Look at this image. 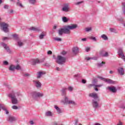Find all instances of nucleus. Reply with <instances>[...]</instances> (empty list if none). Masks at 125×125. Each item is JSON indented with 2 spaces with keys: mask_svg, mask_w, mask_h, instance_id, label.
<instances>
[{
  "mask_svg": "<svg viewBox=\"0 0 125 125\" xmlns=\"http://www.w3.org/2000/svg\"><path fill=\"white\" fill-rule=\"evenodd\" d=\"M17 96H21V93L20 92H17L16 93H14V92L9 93L8 95V96L9 98H11L12 104H14L16 105V104H18V100L16 98Z\"/></svg>",
  "mask_w": 125,
  "mask_h": 125,
  "instance_id": "f257e3e1",
  "label": "nucleus"
},
{
  "mask_svg": "<svg viewBox=\"0 0 125 125\" xmlns=\"http://www.w3.org/2000/svg\"><path fill=\"white\" fill-rule=\"evenodd\" d=\"M78 27V25L77 24H71L70 25H67L64 28H62L64 34H70L71 31L70 30H74Z\"/></svg>",
  "mask_w": 125,
  "mask_h": 125,
  "instance_id": "f03ea898",
  "label": "nucleus"
},
{
  "mask_svg": "<svg viewBox=\"0 0 125 125\" xmlns=\"http://www.w3.org/2000/svg\"><path fill=\"white\" fill-rule=\"evenodd\" d=\"M56 62L58 63V64L62 65L66 62V58L60 55L58 56Z\"/></svg>",
  "mask_w": 125,
  "mask_h": 125,
  "instance_id": "7ed1b4c3",
  "label": "nucleus"
},
{
  "mask_svg": "<svg viewBox=\"0 0 125 125\" xmlns=\"http://www.w3.org/2000/svg\"><path fill=\"white\" fill-rule=\"evenodd\" d=\"M31 96L33 99L37 100L38 98L42 97V96H43V94L41 93L40 92H33L31 93Z\"/></svg>",
  "mask_w": 125,
  "mask_h": 125,
  "instance_id": "20e7f679",
  "label": "nucleus"
},
{
  "mask_svg": "<svg viewBox=\"0 0 125 125\" xmlns=\"http://www.w3.org/2000/svg\"><path fill=\"white\" fill-rule=\"evenodd\" d=\"M64 104H69L70 105H73V106H76L77 103L74 101L69 100L68 97H65L64 100L63 102Z\"/></svg>",
  "mask_w": 125,
  "mask_h": 125,
  "instance_id": "39448f33",
  "label": "nucleus"
},
{
  "mask_svg": "<svg viewBox=\"0 0 125 125\" xmlns=\"http://www.w3.org/2000/svg\"><path fill=\"white\" fill-rule=\"evenodd\" d=\"M0 26L2 28V30L5 33H7L8 32V24L5 22H1L0 23Z\"/></svg>",
  "mask_w": 125,
  "mask_h": 125,
  "instance_id": "423d86ee",
  "label": "nucleus"
},
{
  "mask_svg": "<svg viewBox=\"0 0 125 125\" xmlns=\"http://www.w3.org/2000/svg\"><path fill=\"white\" fill-rule=\"evenodd\" d=\"M98 78L104 82H105V83H115V82L114 81L109 79H106L99 76H98Z\"/></svg>",
  "mask_w": 125,
  "mask_h": 125,
  "instance_id": "0eeeda50",
  "label": "nucleus"
},
{
  "mask_svg": "<svg viewBox=\"0 0 125 125\" xmlns=\"http://www.w3.org/2000/svg\"><path fill=\"white\" fill-rule=\"evenodd\" d=\"M99 101L100 100L99 99L97 100H92V104L93 108L95 109H97L99 107Z\"/></svg>",
  "mask_w": 125,
  "mask_h": 125,
  "instance_id": "6e6552de",
  "label": "nucleus"
},
{
  "mask_svg": "<svg viewBox=\"0 0 125 125\" xmlns=\"http://www.w3.org/2000/svg\"><path fill=\"white\" fill-rule=\"evenodd\" d=\"M44 61V59H43L41 61H39V59L32 60L31 62L32 65H36V64H40V63H42Z\"/></svg>",
  "mask_w": 125,
  "mask_h": 125,
  "instance_id": "1a4fd4ad",
  "label": "nucleus"
},
{
  "mask_svg": "<svg viewBox=\"0 0 125 125\" xmlns=\"http://www.w3.org/2000/svg\"><path fill=\"white\" fill-rule=\"evenodd\" d=\"M89 97H92V98H93L95 100H98L99 99V98L98 97V95L96 93H91L89 94Z\"/></svg>",
  "mask_w": 125,
  "mask_h": 125,
  "instance_id": "9d476101",
  "label": "nucleus"
},
{
  "mask_svg": "<svg viewBox=\"0 0 125 125\" xmlns=\"http://www.w3.org/2000/svg\"><path fill=\"white\" fill-rule=\"evenodd\" d=\"M16 120H17L16 118L12 116H9L7 119V122H9V123H13V122H15Z\"/></svg>",
  "mask_w": 125,
  "mask_h": 125,
  "instance_id": "9b49d317",
  "label": "nucleus"
},
{
  "mask_svg": "<svg viewBox=\"0 0 125 125\" xmlns=\"http://www.w3.org/2000/svg\"><path fill=\"white\" fill-rule=\"evenodd\" d=\"M117 71L120 75L123 76L125 75V69L123 67H119L117 69Z\"/></svg>",
  "mask_w": 125,
  "mask_h": 125,
  "instance_id": "f8f14e48",
  "label": "nucleus"
},
{
  "mask_svg": "<svg viewBox=\"0 0 125 125\" xmlns=\"http://www.w3.org/2000/svg\"><path fill=\"white\" fill-rule=\"evenodd\" d=\"M29 30L30 31H34L35 32H41L42 31V29H41L39 27H31L29 28Z\"/></svg>",
  "mask_w": 125,
  "mask_h": 125,
  "instance_id": "ddd939ff",
  "label": "nucleus"
},
{
  "mask_svg": "<svg viewBox=\"0 0 125 125\" xmlns=\"http://www.w3.org/2000/svg\"><path fill=\"white\" fill-rule=\"evenodd\" d=\"M2 45L4 47V49H5L7 51V52H8L9 53H11V51H10V49L6 44H5V43H2Z\"/></svg>",
  "mask_w": 125,
  "mask_h": 125,
  "instance_id": "4468645a",
  "label": "nucleus"
},
{
  "mask_svg": "<svg viewBox=\"0 0 125 125\" xmlns=\"http://www.w3.org/2000/svg\"><path fill=\"white\" fill-rule=\"evenodd\" d=\"M33 82L35 84V86H36L37 88L42 87V83H41V82H40L39 81H34Z\"/></svg>",
  "mask_w": 125,
  "mask_h": 125,
  "instance_id": "2eb2a0df",
  "label": "nucleus"
},
{
  "mask_svg": "<svg viewBox=\"0 0 125 125\" xmlns=\"http://www.w3.org/2000/svg\"><path fill=\"white\" fill-rule=\"evenodd\" d=\"M43 75H45V72L44 71H40L37 73V79H41L42 78V76H43Z\"/></svg>",
  "mask_w": 125,
  "mask_h": 125,
  "instance_id": "dca6fc26",
  "label": "nucleus"
},
{
  "mask_svg": "<svg viewBox=\"0 0 125 125\" xmlns=\"http://www.w3.org/2000/svg\"><path fill=\"white\" fill-rule=\"evenodd\" d=\"M107 89H109L110 91H111V92H113V93H115V92H117V89H116V87L115 86H109L107 87Z\"/></svg>",
  "mask_w": 125,
  "mask_h": 125,
  "instance_id": "f3484780",
  "label": "nucleus"
},
{
  "mask_svg": "<svg viewBox=\"0 0 125 125\" xmlns=\"http://www.w3.org/2000/svg\"><path fill=\"white\" fill-rule=\"evenodd\" d=\"M62 11H64V12H68L69 11V6L68 4L65 5L63 6L62 9Z\"/></svg>",
  "mask_w": 125,
  "mask_h": 125,
  "instance_id": "a211bd4d",
  "label": "nucleus"
},
{
  "mask_svg": "<svg viewBox=\"0 0 125 125\" xmlns=\"http://www.w3.org/2000/svg\"><path fill=\"white\" fill-rule=\"evenodd\" d=\"M1 109H2V110H3L4 111H5V113L6 115H8V114H9V112H8V110H6V108H5V107L0 104V111H1Z\"/></svg>",
  "mask_w": 125,
  "mask_h": 125,
  "instance_id": "6ab92c4d",
  "label": "nucleus"
},
{
  "mask_svg": "<svg viewBox=\"0 0 125 125\" xmlns=\"http://www.w3.org/2000/svg\"><path fill=\"white\" fill-rule=\"evenodd\" d=\"M72 51L74 54H77V53H79V47H75L73 48Z\"/></svg>",
  "mask_w": 125,
  "mask_h": 125,
  "instance_id": "aec40b11",
  "label": "nucleus"
},
{
  "mask_svg": "<svg viewBox=\"0 0 125 125\" xmlns=\"http://www.w3.org/2000/svg\"><path fill=\"white\" fill-rule=\"evenodd\" d=\"M45 36H46V33L45 32H42L41 34V35H40L39 36V39L40 40H42L43 39V38H44V37H45Z\"/></svg>",
  "mask_w": 125,
  "mask_h": 125,
  "instance_id": "412c9836",
  "label": "nucleus"
},
{
  "mask_svg": "<svg viewBox=\"0 0 125 125\" xmlns=\"http://www.w3.org/2000/svg\"><path fill=\"white\" fill-rule=\"evenodd\" d=\"M55 109H56V111H57L58 114H61L62 113V111L61 109L58 107L57 105L54 106Z\"/></svg>",
  "mask_w": 125,
  "mask_h": 125,
  "instance_id": "4be33fe9",
  "label": "nucleus"
},
{
  "mask_svg": "<svg viewBox=\"0 0 125 125\" xmlns=\"http://www.w3.org/2000/svg\"><path fill=\"white\" fill-rule=\"evenodd\" d=\"M9 70L10 71H11L12 72H14L15 70V65L13 64H11L9 67Z\"/></svg>",
  "mask_w": 125,
  "mask_h": 125,
  "instance_id": "5701e85b",
  "label": "nucleus"
},
{
  "mask_svg": "<svg viewBox=\"0 0 125 125\" xmlns=\"http://www.w3.org/2000/svg\"><path fill=\"white\" fill-rule=\"evenodd\" d=\"M66 90H67V88H63L62 90V95L65 96V97H66Z\"/></svg>",
  "mask_w": 125,
  "mask_h": 125,
  "instance_id": "b1692460",
  "label": "nucleus"
},
{
  "mask_svg": "<svg viewBox=\"0 0 125 125\" xmlns=\"http://www.w3.org/2000/svg\"><path fill=\"white\" fill-rule=\"evenodd\" d=\"M45 115L46 117H52V112H51V111H47L45 113Z\"/></svg>",
  "mask_w": 125,
  "mask_h": 125,
  "instance_id": "393cba45",
  "label": "nucleus"
},
{
  "mask_svg": "<svg viewBox=\"0 0 125 125\" xmlns=\"http://www.w3.org/2000/svg\"><path fill=\"white\" fill-rule=\"evenodd\" d=\"M101 38H102V39L104 41H108V37H107V36H106L105 34H103Z\"/></svg>",
  "mask_w": 125,
  "mask_h": 125,
  "instance_id": "a878e982",
  "label": "nucleus"
},
{
  "mask_svg": "<svg viewBox=\"0 0 125 125\" xmlns=\"http://www.w3.org/2000/svg\"><path fill=\"white\" fill-rule=\"evenodd\" d=\"M62 20L64 23H67V22H68V19H67V17H63L62 18Z\"/></svg>",
  "mask_w": 125,
  "mask_h": 125,
  "instance_id": "bb28decb",
  "label": "nucleus"
},
{
  "mask_svg": "<svg viewBox=\"0 0 125 125\" xmlns=\"http://www.w3.org/2000/svg\"><path fill=\"white\" fill-rule=\"evenodd\" d=\"M63 33H64V31H63V28L59 30V35L60 36H62Z\"/></svg>",
  "mask_w": 125,
  "mask_h": 125,
  "instance_id": "cd10ccee",
  "label": "nucleus"
},
{
  "mask_svg": "<svg viewBox=\"0 0 125 125\" xmlns=\"http://www.w3.org/2000/svg\"><path fill=\"white\" fill-rule=\"evenodd\" d=\"M104 64H105V62H102L101 63H99L97 64L98 67H102Z\"/></svg>",
  "mask_w": 125,
  "mask_h": 125,
  "instance_id": "c85d7f7f",
  "label": "nucleus"
},
{
  "mask_svg": "<svg viewBox=\"0 0 125 125\" xmlns=\"http://www.w3.org/2000/svg\"><path fill=\"white\" fill-rule=\"evenodd\" d=\"M18 45L19 46H23V45H24V44L23 43V42H21V41H19L18 42Z\"/></svg>",
  "mask_w": 125,
  "mask_h": 125,
  "instance_id": "c756f323",
  "label": "nucleus"
},
{
  "mask_svg": "<svg viewBox=\"0 0 125 125\" xmlns=\"http://www.w3.org/2000/svg\"><path fill=\"white\" fill-rule=\"evenodd\" d=\"M88 39H89L90 40H92L93 41H94V42H96V41H97L96 38L93 37L92 36L89 37Z\"/></svg>",
  "mask_w": 125,
  "mask_h": 125,
  "instance_id": "7c9ffc66",
  "label": "nucleus"
},
{
  "mask_svg": "<svg viewBox=\"0 0 125 125\" xmlns=\"http://www.w3.org/2000/svg\"><path fill=\"white\" fill-rule=\"evenodd\" d=\"M15 69L16 70H21V66L19 64L15 66Z\"/></svg>",
  "mask_w": 125,
  "mask_h": 125,
  "instance_id": "2f4dec72",
  "label": "nucleus"
},
{
  "mask_svg": "<svg viewBox=\"0 0 125 125\" xmlns=\"http://www.w3.org/2000/svg\"><path fill=\"white\" fill-rule=\"evenodd\" d=\"M119 55L122 59H125V55L124 54V53H122V54H120Z\"/></svg>",
  "mask_w": 125,
  "mask_h": 125,
  "instance_id": "473e14b6",
  "label": "nucleus"
},
{
  "mask_svg": "<svg viewBox=\"0 0 125 125\" xmlns=\"http://www.w3.org/2000/svg\"><path fill=\"white\" fill-rule=\"evenodd\" d=\"M102 56L103 57H108L109 56V54H108V52H105L104 54L102 55Z\"/></svg>",
  "mask_w": 125,
  "mask_h": 125,
  "instance_id": "72a5a7b5",
  "label": "nucleus"
},
{
  "mask_svg": "<svg viewBox=\"0 0 125 125\" xmlns=\"http://www.w3.org/2000/svg\"><path fill=\"white\" fill-rule=\"evenodd\" d=\"M29 2L30 3H31V4H35L36 1V0H29Z\"/></svg>",
  "mask_w": 125,
  "mask_h": 125,
  "instance_id": "f704fd0d",
  "label": "nucleus"
},
{
  "mask_svg": "<svg viewBox=\"0 0 125 125\" xmlns=\"http://www.w3.org/2000/svg\"><path fill=\"white\" fill-rule=\"evenodd\" d=\"M123 53V49L122 48H119L118 49V54L120 55V54H122Z\"/></svg>",
  "mask_w": 125,
  "mask_h": 125,
  "instance_id": "c9c22d12",
  "label": "nucleus"
},
{
  "mask_svg": "<svg viewBox=\"0 0 125 125\" xmlns=\"http://www.w3.org/2000/svg\"><path fill=\"white\" fill-rule=\"evenodd\" d=\"M17 5H18L19 6H21V7H23V5H22L19 0H18V2H17Z\"/></svg>",
  "mask_w": 125,
  "mask_h": 125,
  "instance_id": "e433bc0d",
  "label": "nucleus"
},
{
  "mask_svg": "<svg viewBox=\"0 0 125 125\" xmlns=\"http://www.w3.org/2000/svg\"><path fill=\"white\" fill-rule=\"evenodd\" d=\"M54 40L55 41H57V42H61V41H62V39H61V38H55Z\"/></svg>",
  "mask_w": 125,
  "mask_h": 125,
  "instance_id": "4c0bfd02",
  "label": "nucleus"
},
{
  "mask_svg": "<svg viewBox=\"0 0 125 125\" xmlns=\"http://www.w3.org/2000/svg\"><path fill=\"white\" fill-rule=\"evenodd\" d=\"M120 108H121L122 109H125V104H122L120 105Z\"/></svg>",
  "mask_w": 125,
  "mask_h": 125,
  "instance_id": "58836bf2",
  "label": "nucleus"
},
{
  "mask_svg": "<svg viewBox=\"0 0 125 125\" xmlns=\"http://www.w3.org/2000/svg\"><path fill=\"white\" fill-rule=\"evenodd\" d=\"M12 109H14V110H17V109H18V106H16V105H13L12 106Z\"/></svg>",
  "mask_w": 125,
  "mask_h": 125,
  "instance_id": "ea45409f",
  "label": "nucleus"
},
{
  "mask_svg": "<svg viewBox=\"0 0 125 125\" xmlns=\"http://www.w3.org/2000/svg\"><path fill=\"white\" fill-rule=\"evenodd\" d=\"M83 1H81L79 2H77V3H75L76 5H79V4H81L82 3H83Z\"/></svg>",
  "mask_w": 125,
  "mask_h": 125,
  "instance_id": "a19ab883",
  "label": "nucleus"
},
{
  "mask_svg": "<svg viewBox=\"0 0 125 125\" xmlns=\"http://www.w3.org/2000/svg\"><path fill=\"white\" fill-rule=\"evenodd\" d=\"M85 31H86V32H89L90 31H91V27L86 28Z\"/></svg>",
  "mask_w": 125,
  "mask_h": 125,
  "instance_id": "79ce46f5",
  "label": "nucleus"
},
{
  "mask_svg": "<svg viewBox=\"0 0 125 125\" xmlns=\"http://www.w3.org/2000/svg\"><path fill=\"white\" fill-rule=\"evenodd\" d=\"M89 50H90V47H87L85 48V51H86V52H88V51H89Z\"/></svg>",
  "mask_w": 125,
  "mask_h": 125,
  "instance_id": "37998d69",
  "label": "nucleus"
},
{
  "mask_svg": "<svg viewBox=\"0 0 125 125\" xmlns=\"http://www.w3.org/2000/svg\"><path fill=\"white\" fill-rule=\"evenodd\" d=\"M103 84H99V85H95V87H101V86H103Z\"/></svg>",
  "mask_w": 125,
  "mask_h": 125,
  "instance_id": "c03bdc74",
  "label": "nucleus"
},
{
  "mask_svg": "<svg viewBox=\"0 0 125 125\" xmlns=\"http://www.w3.org/2000/svg\"><path fill=\"white\" fill-rule=\"evenodd\" d=\"M3 64L4 65H8V62L7 61H4V62H3Z\"/></svg>",
  "mask_w": 125,
  "mask_h": 125,
  "instance_id": "a18cd8bd",
  "label": "nucleus"
},
{
  "mask_svg": "<svg viewBox=\"0 0 125 125\" xmlns=\"http://www.w3.org/2000/svg\"><path fill=\"white\" fill-rule=\"evenodd\" d=\"M48 55H51L52 54V51L49 50L47 52Z\"/></svg>",
  "mask_w": 125,
  "mask_h": 125,
  "instance_id": "49530a36",
  "label": "nucleus"
},
{
  "mask_svg": "<svg viewBox=\"0 0 125 125\" xmlns=\"http://www.w3.org/2000/svg\"><path fill=\"white\" fill-rule=\"evenodd\" d=\"M66 53H67V52H66V51H63L62 52L61 54H62V55H65L66 54Z\"/></svg>",
  "mask_w": 125,
  "mask_h": 125,
  "instance_id": "de8ad7c7",
  "label": "nucleus"
},
{
  "mask_svg": "<svg viewBox=\"0 0 125 125\" xmlns=\"http://www.w3.org/2000/svg\"><path fill=\"white\" fill-rule=\"evenodd\" d=\"M91 86H95L94 84H89L88 85V87H91Z\"/></svg>",
  "mask_w": 125,
  "mask_h": 125,
  "instance_id": "09e8293b",
  "label": "nucleus"
},
{
  "mask_svg": "<svg viewBox=\"0 0 125 125\" xmlns=\"http://www.w3.org/2000/svg\"><path fill=\"white\" fill-rule=\"evenodd\" d=\"M68 90L69 91H73V87H71V86H69L68 87Z\"/></svg>",
  "mask_w": 125,
  "mask_h": 125,
  "instance_id": "8fccbe9b",
  "label": "nucleus"
},
{
  "mask_svg": "<svg viewBox=\"0 0 125 125\" xmlns=\"http://www.w3.org/2000/svg\"><path fill=\"white\" fill-rule=\"evenodd\" d=\"M117 125H124V124H123V122L119 121V122L117 124Z\"/></svg>",
  "mask_w": 125,
  "mask_h": 125,
  "instance_id": "3c124183",
  "label": "nucleus"
},
{
  "mask_svg": "<svg viewBox=\"0 0 125 125\" xmlns=\"http://www.w3.org/2000/svg\"><path fill=\"white\" fill-rule=\"evenodd\" d=\"M75 125H78V123H79V120L76 119L75 120Z\"/></svg>",
  "mask_w": 125,
  "mask_h": 125,
  "instance_id": "603ef678",
  "label": "nucleus"
},
{
  "mask_svg": "<svg viewBox=\"0 0 125 125\" xmlns=\"http://www.w3.org/2000/svg\"><path fill=\"white\" fill-rule=\"evenodd\" d=\"M97 82V79H94L93 80V83H96V82Z\"/></svg>",
  "mask_w": 125,
  "mask_h": 125,
  "instance_id": "864d4df0",
  "label": "nucleus"
},
{
  "mask_svg": "<svg viewBox=\"0 0 125 125\" xmlns=\"http://www.w3.org/2000/svg\"><path fill=\"white\" fill-rule=\"evenodd\" d=\"M23 76L24 77H29V76H30V74H28V73H25L23 75Z\"/></svg>",
  "mask_w": 125,
  "mask_h": 125,
  "instance_id": "5fc2aeb1",
  "label": "nucleus"
},
{
  "mask_svg": "<svg viewBox=\"0 0 125 125\" xmlns=\"http://www.w3.org/2000/svg\"><path fill=\"white\" fill-rule=\"evenodd\" d=\"M29 124L30 125H34L35 124V123L34 122V121H31L29 122Z\"/></svg>",
  "mask_w": 125,
  "mask_h": 125,
  "instance_id": "6e6d98bb",
  "label": "nucleus"
},
{
  "mask_svg": "<svg viewBox=\"0 0 125 125\" xmlns=\"http://www.w3.org/2000/svg\"><path fill=\"white\" fill-rule=\"evenodd\" d=\"M82 83H86V80H84V79H83V80H82Z\"/></svg>",
  "mask_w": 125,
  "mask_h": 125,
  "instance_id": "4d7b16f0",
  "label": "nucleus"
},
{
  "mask_svg": "<svg viewBox=\"0 0 125 125\" xmlns=\"http://www.w3.org/2000/svg\"><path fill=\"white\" fill-rule=\"evenodd\" d=\"M4 8H5V9H8V5H5L4 6Z\"/></svg>",
  "mask_w": 125,
  "mask_h": 125,
  "instance_id": "13d9d810",
  "label": "nucleus"
},
{
  "mask_svg": "<svg viewBox=\"0 0 125 125\" xmlns=\"http://www.w3.org/2000/svg\"><path fill=\"white\" fill-rule=\"evenodd\" d=\"M44 65H45V66H46V67H49L50 66L49 65V63H45Z\"/></svg>",
  "mask_w": 125,
  "mask_h": 125,
  "instance_id": "bf43d9fd",
  "label": "nucleus"
},
{
  "mask_svg": "<svg viewBox=\"0 0 125 125\" xmlns=\"http://www.w3.org/2000/svg\"><path fill=\"white\" fill-rule=\"evenodd\" d=\"M6 40H8V38L7 37L3 38V41H5Z\"/></svg>",
  "mask_w": 125,
  "mask_h": 125,
  "instance_id": "052dcab7",
  "label": "nucleus"
},
{
  "mask_svg": "<svg viewBox=\"0 0 125 125\" xmlns=\"http://www.w3.org/2000/svg\"><path fill=\"white\" fill-rule=\"evenodd\" d=\"M82 41L83 42H86V38H83V39H82Z\"/></svg>",
  "mask_w": 125,
  "mask_h": 125,
  "instance_id": "680f3d73",
  "label": "nucleus"
},
{
  "mask_svg": "<svg viewBox=\"0 0 125 125\" xmlns=\"http://www.w3.org/2000/svg\"><path fill=\"white\" fill-rule=\"evenodd\" d=\"M13 36L14 37V38H17L18 37V36L17 34H14L13 35Z\"/></svg>",
  "mask_w": 125,
  "mask_h": 125,
  "instance_id": "e2e57ef3",
  "label": "nucleus"
},
{
  "mask_svg": "<svg viewBox=\"0 0 125 125\" xmlns=\"http://www.w3.org/2000/svg\"><path fill=\"white\" fill-rule=\"evenodd\" d=\"M94 89L96 90V91H98V88H97V87H94Z\"/></svg>",
  "mask_w": 125,
  "mask_h": 125,
  "instance_id": "0e129e2a",
  "label": "nucleus"
},
{
  "mask_svg": "<svg viewBox=\"0 0 125 125\" xmlns=\"http://www.w3.org/2000/svg\"><path fill=\"white\" fill-rule=\"evenodd\" d=\"M110 32H114V29L113 28H110L109 29Z\"/></svg>",
  "mask_w": 125,
  "mask_h": 125,
  "instance_id": "69168bd1",
  "label": "nucleus"
},
{
  "mask_svg": "<svg viewBox=\"0 0 125 125\" xmlns=\"http://www.w3.org/2000/svg\"><path fill=\"white\" fill-rule=\"evenodd\" d=\"M86 60H87V61H88L89 60H90V58H86Z\"/></svg>",
  "mask_w": 125,
  "mask_h": 125,
  "instance_id": "338daca9",
  "label": "nucleus"
},
{
  "mask_svg": "<svg viewBox=\"0 0 125 125\" xmlns=\"http://www.w3.org/2000/svg\"><path fill=\"white\" fill-rule=\"evenodd\" d=\"M56 70L57 71H60V68H59V67H56Z\"/></svg>",
  "mask_w": 125,
  "mask_h": 125,
  "instance_id": "774afa93",
  "label": "nucleus"
}]
</instances>
